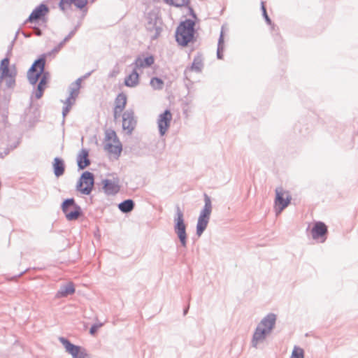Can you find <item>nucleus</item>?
I'll use <instances>...</instances> for the list:
<instances>
[{"label":"nucleus","mask_w":358,"mask_h":358,"mask_svg":"<svg viewBox=\"0 0 358 358\" xmlns=\"http://www.w3.org/2000/svg\"><path fill=\"white\" fill-rule=\"evenodd\" d=\"M103 148L110 159H117L122 151V145L114 130L108 129L105 131Z\"/></svg>","instance_id":"f257e3e1"},{"label":"nucleus","mask_w":358,"mask_h":358,"mask_svg":"<svg viewBox=\"0 0 358 358\" xmlns=\"http://www.w3.org/2000/svg\"><path fill=\"white\" fill-rule=\"evenodd\" d=\"M194 23L192 20H187L180 23L178 26L176 38L177 42L182 46H186L194 39Z\"/></svg>","instance_id":"f03ea898"},{"label":"nucleus","mask_w":358,"mask_h":358,"mask_svg":"<svg viewBox=\"0 0 358 358\" xmlns=\"http://www.w3.org/2000/svg\"><path fill=\"white\" fill-rule=\"evenodd\" d=\"M17 69L15 66H10V60L5 58L0 63V82L6 80L7 85L9 87L14 86Z\"/></svg>","instance_id":"7ed1b4c3"},{"label":"nucleus","mask_w":358,"mask_h":358,"mask_svg":"<svg viewBox=\"0 0 358 358\" xmlns=\"http://www.w3.org/2000/svg\"><path fill=\"white\" fill-rule=\"evenodd\" d=\"M205 206L198 219L196 225V234L200 236L203 231L207 227L208 224L210 216L212 211V205L210 197L207 195H204Z\"/></svg>","instance_id":"20e7f679"},{"label":"nucleus","mask_w":358,"mask_h":358,"mask_svg":"<svg viewBox=\"0 0 358 358\" xmlns=\"http://www.w3.org/2000/svg\"><path fill=\"white\" fill-rule=\"evenodd\" d=\"M45 64V57L43 55L36 60L27 72V78L30 83L35 85L39 78L43 76Z\"/></svg>","instance_id":"39448f33"},{"label":"nucleus","mask_w":358,"mask_h":358,"mask_svg":"<svg viewBox=\"0 0 358 358\" xmlns=\"http://www.w3.org/2000/svg\"><path fill=\"white\" fill-rule=\"evenodd\" d=\"M276 196L275 199V208L277 214H280L291 202L292 196L288 191L282 187H278L275 189Z\"/></svg>","instance_id":"423d86ee"},{"label":"nucleus","mask_w":358,"mask_h":358,"mask_svg":"<svg viewBox=\"0 0 358 358\" xmlns=\"http://www.w3.org/2000/svg\"><path fill=\"white\" fill-rule=\"evenodd\" d=\"M175 231L182 245H186V226L184 222L183 213L179 206H176V217H175Z\"/></svg>","instance_id":"0eeeda50"},{"label":"nucleus","mask_w":358,"mask_h":358,"mask_svg":"<svg viewBox=\"0 0 358 358\" xmlns=\"http://www.w3.org/2000/svg\"><path fill=\"white\" fill-rule=\"evenodd\" d=\"M59 341L64 346L66 351L71 355L73 358H89L86 350L80 346L72 344L64 338H60Z\"/></svg>","instance_id":"6e6552de"},{"label":"nucleus","mask_w":358,"mask_h":358,"mask_svg":"<svg viewBox=\"0 0 358 358\" xmlns=\"http://www.w3.org/2000/svg\"><path fill=\"white\" fill-rule=\"evenodd\" d=\"M94 186V176L89 171L84 172L79 180L78 190L84 194H90Z\"/></svg>","instance_id":"1a4fd4ad"},{"label":"nucleus","mask_w":358,"mask_h":358,"mask_svg":"<svg viewBox=\"0 0 358 358\" xmlns=\"http://www.w3.org/2000/svg\"><path fill=\"white\" fill-rule=\"evenodd\" d=\"M62 209L69 220H76L80 215V208L73 199L66 200L62 204Z\"/></svg>","instance_id":"9d476101"},{"label":"nucleus","mask_w":358,"mask_h":358,"mask_svg":"<svg viewBox=\"0 0 358 358\" xmlns=\"http://www.w3.org/2000/svg\"><path fill=\"white\" fill-rule=\"evenodd\" d=\"M49 13V8L45 4H40L30 14L27 22L38 23L41 21L45 22V17Z\"/></svg>","instance_id":"9b49d317"},{"label":"nucleus","mask_w":358,"mask_h":358,"mask_svg":"<svg viewBox=\"0 0 358 358\" xmlns=\"http://www.w3.org/2000/svg\"><path fill=\"white\" fill-rule=\"evenodd\" d=\"M172 120V114L170 110H166L160 114L158 118V128L162 136H164L170 127Z\"/></svg>","instance_id":"f8f14e48"},{"label":"nucleus","mask_w":358,"mask_h":358,"mask_svg":"<svg viewBox=\"0 0 358 358\" xmlns=\"http://www.w3.org/2000/svg\"><path fill=\"white\" fill-rule=\"evenodd\" d=\"M127 102V95L124 93L119 94L115 100V107L113 110L114 118L116 120L118 119L124 109L125 108Z\"/></svg>","instance_id":"ddd939ff"},{"label":"nucleus","mask_w":358,"mask_h":358,"mask_svg":"<svg viewBox=\"0 0 358 358\" xmlns=\"http://www.w3.org/2000/svg\"><path fill=\"white\" fill-rule=\"evenodd\" d=\"M102 183L103 189L108 194H115L120 191L119 180L117 178L106 179L103 180Z\"/></svg>","instance_id":"4468645a"},{"label":"nucleus","mask_w":358,"mask_h":358,"mask_svg":"<svg viewBox=\"0 0 358 358\" xmlns=\"http://www.w3.org/2000/svg\"><path fill=\"white\" fill-rule=\"evenodd\" d=\"M136 121L134 117L133 111H126L122 114V128L129 133L134 129Z\"/></svg>","instance_id":"2eb2a0df"},{"label":"nucleus","mask_w":358,"mask_h":358,"mask_svg":"<svg viewBox=\"0 0 358 358\" xmlns=\"http://www.w3.org/2000/svg\"><path fill=\"white\" fill-rule=\"evenodd\" d=\"M87 1V0H61L59 6L63 11L69 9L71 5H74L77 8L83 9L86 7Z\"/></svg>","instance_id":"dca6fc26"},{"label":"nucleus","mask_w":358,"mask_h":358,"mask_svg":"<svg viewBox=\"0 0 358 358\" xmlns=\"http://www.w3.org/2000/svg\"><path fill=\"white\" fill-rule=\"evenodd\" d=\"M327 232V226L321 222H317L315 224L311 230V234L314 239H317L324 236Z\"/></svg>","instance_id":"f3484780"},{"label":"nucleus","mask_w":358,"mask_h":358,"mask_svg":"<svg viewBox=\"0 0 358 358\" xmlns=\"http://www.w3.org/2000/svg\"><path fill=\"white\" fill-rule=\"evenodd\" d=\"M78 166L80 169H84L90 164L89 152L87 150H80L77 157Z\"/></svg>","instance_id":"a211bd4d"},{"label":"nucleus","mask_w":358,"mask_h":358,"mask_svg":"<svg viewBox=\"0 0 358 358\" xmlns=\"http://www.w3.org/2000/svg\"><path fill=\"white\" fill-rule=\"evenodd\" d=\"M75 292L74 285L69 282L67 284L62 286L56 294L57 298L66 297L68 295L73 294Z\"/></svg>","instance_id":"6ab92c4d"},{"label":"nucleus","mask_w":358,"mask_h":358,"mask_svg":"<svg viewBox=\"0 0 358 358\" xmlns=\"http://www.w3.org/2000/svg\"><path fill=\"white\" fill-rule=\"evenodd\" d=\"M275 315L274 314H269L262 320L259 326L266 329L267 331L270 332L275 325Z\"/></svg>","instance_id":"aec40b11"},{"label":"nucleus","mask_w":358,"mask_h":358,"mask_svg":"<svg viewBox=\"0 0 358 358\" xmlns=\"http://www.w3.org/2000/svg\"><path fill=\"white\" fill-rule=\"evenodd\" d=\"M154 62L155 59L152 56H149L144 59L139 57L136 58L134 64L136 69H142L150 66L154 64Z\"/></svg>","instance_id":"412c9836"},{"label":"nucleus","mask_w":358,"mask_h":358,"mask_svg":"<svg viewBox=\"0 0 358 358\" xmlns=\"http://www.w3.org/2000/svg\"><path fill=\"white\" fill-rule=\"evenodd\" d=\"M139 75L134 70L131 73L127 76L124 79V85L129 87H134L138 85Z\"/></svg>","instance_id":"4be33fe9"},{"label":"nucleus","mask_w":358,"mask_h":358,"mask_svg":"<svg viewBox=\"0 0 358 358\" xmlns=\"http://www.w3.org/2000/svg\"><path fill=\"white\" fill-rule=\"evenodd\" d=\"M268 333L266 329L258 326L253 336V345L256 346L259 342L262 341L265 338L266 335Z\"/></svg>","instance_id":"5701e85b"},{"label":"nucleus","mask_w":358,"mask_h":358,"mask_svg":"<svg viewBox=\"0 0 358 358\" xmlns=\"http://www.w3.org/2000/svg\"><path fill=\"white\" fill-rule=\"evenodd\" d=\"M54 173L56 176L59 177L63 175L64 172V164L62 159L55 158L53 163Z\"/></svg>","instance_id":"b1692460"},{"label":"nucleus","mask_w":358,"mask_h":358,"mask_svg":"<svg viewBox=\"0 0 358 358\" xmlns=\"http://www.w3.org/2000/svg\"><path fill=\"white\" fill-rule=\"evenodd\" d=\"M203 67V59L201 56H197L194 59L190 70L199 73L201 71Z\"/></svg>","instance_id":"393cba45"},{"label":"nucleus","mask_w":358,"mask_h":358,"mask_svg":"<svg viewBox=\"0 0 358 358\" xmlns=\"http://www.w3.org/2000/svg\"><path fill=\"white\" fill-rule=\"evenodd\" d=\"M134 204L132 200L128 199L122 203L118 206L119 209L124 213H129L134 208Z\"/></svg>","instance_id":"a878e982"},{"label":"nucleus","mask_w":358,"mask_h":358,"mask_svg":"<svg viewBox=\"0 0 358 358\" xmlns=\"http://www.w3.org/2000/svg\"><path fill=\"white\" fill-rule=\"evenodd\" d=\"M165 1L176 7L186 6H188L189 3V0H165Z\"/></svg>","instance_id":"bb28decb"},{"label":"nucleus","mask_w":358,"mask_h":358,"mask_svg":"<svg viewBox=\"0 0 358 358\" xmlns=\"http://www.w3.org/2000/svg\"><path fill=\"white\" fill-rule=\"evenodd\" d=\"M291 358H304V351L299 347H294Z\"/></svg>","instance_id":"cd10ccee"},{"label":"nucleus","mask_w":358,"mask_h":358,"mask_svg":"<svg viewBox=\"0 0 358 358\" xmlns=\"http://www.w3.org/2000/svg\"><path fill=\"white\" fill-rule=\"evenodd\" d=\"M150 84L155 89H161L163 86V81L158 78H153L150 81Z\"/></svg>","instance_id":"c85d7f7f"},{"label":"nucleus","mask_w":358,"mask_h":358,"mask_svg":"<svg viewBox=\"0 0 358 358\" xmlns=\"http://www.w3.org/2000/svg\"><path fill=\"white\" fill-rule=\"evenodd\" d=\"M47 82H48V76L45 73H43L42 77H41V79L40 80V83L38 85V88H45V86L47 85Z\"/></svg>","instance_id":"c756f323"},{"label":"nucleus","mask_w":358,"mask_h":358,"mask_svg":"<svg viewBox=\"0 0 358 358\" xmlns=\"http://www.w3.org/2000/svg\"><path fill=\"white\" fill-rule=\"evenodd\" d=\"M102 326V324H94L93 325L91 329H90V334L92 335H94L96 334V332L97 331V330Z\"/></svg>","instance_id":"7c9ffc66"},{"label":"nucleus","mask_w":358,"mask_h":358,"mask_svg":"<svg viewBox=\"0 0 358 358\" xmlns=\"http://www.w3.org/2000/svg\"><path fill=\"white\" fill-rule=\"evenodd\" d=\"M43 91H44V88H38V87L37 92L36 93V97L37 99H40L43 95Z\"/></svg>","instance_id":"2f4dec72"},{"label":"nucleus","mask_w":358,"mask_h":358,"mask_svg":"<svg viewBox=\"0 0 358 358\" xmlns=\"http://www.w3.org/2000/svg\"><path fill=\"white\" fill-rule=\"evenodd\" d=\"M262 9H263L264 15V17H265V18H266V20L268 23H270V22H271V20H270V18L268 17V15H267V13H266V8H265V7H264V6H262Z\"/></svg>","instance_id":"473e14b6"}]
</instances>
